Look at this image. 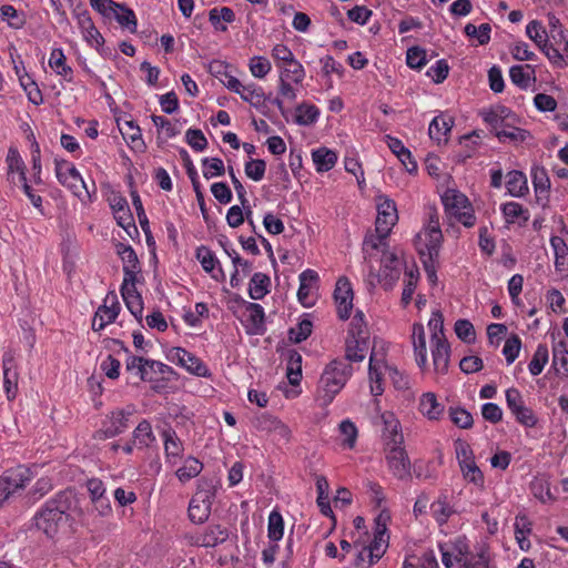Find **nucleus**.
<instances>
[{
    "mask_svg": "<svg viewBox=\"0 0 568 568\" xmlns=\"http://www.w3.org/2000/svg\"><path fill=\"white\" fill-rule=\"evenodd\" d=\"M81 517L75 496L71 491H62L47 500L34 515V525L47 537L54 538L69 532Z\"/></svg>",
    "mask_w": 568,
    "mask_h": 568,
    "instance_id": "1",
    "label": "nucleus"
},
{
    "mask_svg": "<svg viewBox=\"0 0 568 568\" xmlns=\"http://www.w3.org/2000/svg\"><path fill=\"white\" fill-rule=\"evenodd\" d=\"M353 375V367L343 359H333L329 362L317 384L316 402L322 407H327L333 403L337 394L345 387Z\"/></svg>",
    "mask_w": 568,
    "mask_h": 568,
    "instance_id": "2",
    "label": "nucleus"
},
{
    "mask_svg": "<svg viewBox=\"0 0 568 568\" xmlns=\"http://www.w3.org/2000/svg\"><path fill=\"white\" fill-rule=\"evenodd\" d=\"M427 326L430 333L434 372L437 375H446L449 367L450 346L444 333V318L439 311L432 313Z\"/></svg>",
    "mask_w": 568,
    "mask_h": 568,
    "instance_id": "3",
    "label": "nucleus"
},
{
    "mask_svg": "<svg viewBox=\"0 0 568 568\" xmlns=\"http://www.w3.org/2000/svg\"><path fill=\"white\" fill-rule=\"evenodd\" d=\"M440 201L446 216L467 229L476 225L477 217L470 200L459 190L448 187L442 195Z\"/></svg>",
    "mask_w": 568,
    "mask_h": 568,
    "instance_id": "4",
    "label": "nucleus"
},
{
    "mask_svg": "<svg viewBox=\"0 0 568 568\" xmlns=\"http://www.w3.org/2000/svg\"><path fill=\"white\" fill-rule=\"evenodd\" d=\"M125 368L142 382L150 383L155 390L160 389V382L168 381L173 374V368L163 362L134 355L128 356Z\"/></svg>",
    "mask_w": 568,
    "mask_h": 568,
    "instance_id": "5",
    "label": "nucleus"
},
{
    "mask_svg": "<svg viewBox=\"0 0 568 568\" xmlns=\"http://www.w3.org/2000/svg\"><path fill=\"white\" fill-rule=\"evenodd\" d=\"M54 173L59 183L67 187L82 203H91L95 194V186L90 190L81 173L73 163L63 159L54 160Z\"/></svg>",
    "mask_w": 568,
    "mask_h": 568,
    "instance_id": "6",
    "label": "nucleus"
},
{
    "mask_svg": "<svg viewBox=\"0 0 568 568\" xmlns=\"http://www.w3.org/2000/svg\"><path fill=\"white\" fill-rule=\"evenodd\" d=\"M443 242V233L437 214L429 215L427 223L415 235L414 245L420 258L438 257Z\"/></svg>",
    "mask_w": 568,
    "mask_h": 568,
    "instance_id": "7",
    "label": "nucleus"
},
{
    "mask_svg": "<svg viewBox=\"0 0 568 568\" xmlns=\"http://www.w3.org/2000/svg\"><path fill=\"white\" fill-rule=\"evenodd\" d=\"M442 562L446 568L460 565L464 568H475L473 556L469 551V544L465 536H457L454 539L438 542Z\"/></svg>",
    "mask_w": 568,
    "mask_h": 568,
    "instance_id": "8",
    "label": "nucleus"
},
{
    "mask_svg": "<svg viewBox=\"0 0 568 568\" xmlns=\"http://www.w3.org/2000/svg\"><path fill=\"white\" fill-rule=\"evenodd\" d=\"M352 326L345 343V357L348 362L358 363L365 358L368 351L367 336L363 329L365 324L362 312L356 313Z\"/></svg>",
    "mask_w": 568,
    "mask_h": 568,
    "instance_id": "9",
    "label": "nucleus"
},
{
    "mask_svg": "<svg viewBox=\"0 0 568 568\" xmlns=\"http://www.w3.org/2000/svg\"><path fill=\"white\" fill-rule=\"evenodd\" d=\"M72 16L77 21L83 41L91 48L100 51L104 45V38L94 26L90 12L81 0H77L75 3H72Z\"/></svg>",
    "mask_w": 568,
    "mask_h": 568,
    "instance_id": "10",
    "label": "nucleus"
},
{
    "mask_svg": "<svg viewBox=\"0 0 568 568\" xmlns=\"http://www.w3.org/2000/svg\"><path fill=\"white\" fill-rule=\"evenodd\" d=\"M32 478L30 468L22 465L6 470L0 477V507L12 495L24 489Z\"/></svg>",
    "mask_w": 568,
    "mask_h": 568,
    "instance_id": "11",
    "label": "nucleus"
},
{
    "mask_svg": "<svg viewBox=\"0 0 568 568\" xmlns=\"http://www.w3.org/2000/svg\"><path fill=\"white\" fill-rule=\"evenodd\" d=\"M166 358L194 376L206 378L212 376L204 362L183 347H171L166 353Z\"/></svg>",
    "mask_w": 568,
    "mask_h": 568,
    "instance_id": "12",
    "label": "nucleus"
},
{
    "mask_svg": "<svg viewBox=\"0 0 568 568\" xmlns=\"http://www.w3.org/2000/svg\"><path fill=\"white\" fill-rule=\"evenodd\" d=\"M131 412L114 409L102 419L101 427L97 430V439H108L121 435L129 428Z\"/></svg>",
    "mask_w": 568,
    "mask_h": 568,
    "instance_id": "13",
    "label": "nucleus"
},
{
    "mask_svg": "<svg viewBox=\"0 0 568 568\" xmlns=\"http://www.w3.org/2000/svg\"><path fill=\"white\" fill-rule=\"evenodd\" d=\"M376 201V232L389 234L398 221L397 206L394 200L384 194H378Z\"/></svg>",
    "mask_w": 568,
    "mask_h": 568,
    "instance_id": "14",
    "label": "nucleus"
},
{
    "mask_svg": "<svg viewBox=\"0 0 568 568\" xmlns=\"http://www.w3.org/2000/svg\"><path fill=\"white\" fill-rule=\"evenodd\" d=\"M402 265L403 258L396 251L384 252L381 256L379 283L386 288H392L399 278Z\"/></svg>",
    "mask_w": 568,
    "mask_h": 568,
    "instance_id": "15",
    "label": "nucleus"
},
{
    "mask_svg": "<svg viewBox=\"0 0 568 568\" xmlns=\"http://www.w3.org/2000/svg\"><path fill=\"white\" fill-rule=\"evenodd\" d=\"M121 311V305L116 294L109 293L103 300V304L98 307L92 321V328L95 332L104 329L112 324Z\"/></svg>",
    "mask_w": 568,
    "mask_h": 568,
    "instance_id": "16",
    "label": "nucleus"
},
{
    "mask_svg": "<svg viewBox=\"0 0 568 568\" xmlns=\"http://www.w3.org/2000/svg\"><path fill=\"white\" fill-rule=\"evenodd\" d=\"M386 460L396 478L406 479L410 476L412 465L404 445L386 446Z\"/></svg>",
    "mask_w": 568,
    "mask_h": 568,
    "instance_id": "17",
    "label": "nucleus"
},
{
    "mask_svg": "<svg viewBox=\"0 0 568 568\" xmlns=\"http://www.w3.org/2000/svg\"><path fill=\"white\" fill-rule=\"evenodd\" d=\"M353 287L347 277H339L334 290V301L339 320L346 321L351 317L353 310Z\"/></svg>",
    "mask_w": 568,
    "mask_h": 568,
    "instance_id": "18",
    "label": "nucleus"
},
{
    "mask_svg": "<svg viewBox=\"0 0 568 568\" xmlns=\"http://www.w3.org/2000/svg\"><path fill=\"white\" fill-rule=\"evenodd\" d=\"M116 253L123 263V282H139L141 265L134 248L128 243H118Z\"/></svg>",
    "mask_w": 568,
    "mask_h": 568,
    "instance_id": "19",
    "label": "nucleus"
},
{
    "mask_svg": "<svg viewBox=\"0 0 568 568\" xmlns=\"http://www.w3.org/2000/svg\"><path fill=\"white\" fill-rule=\"evenodd\" d=\"M229 538L226 528L220 525H209L202 530H199L189 536V541L197 547H216L223 544Z\"/></svg>",
    "mask_w": 568,
    "mask_h": 568,
    "instance_id": "20",
    "label": "nucleus"
},
{
    "mask_svg": "<svg viewBox=\"0 0 568 568\" xmlns=\"http://www.w3.org/2000/svg\"><path fill=\"white\" fill-rule=\"evenodd\" d=\"M389 519L387 513H381L376 518V526L374 531V537L365 547L368 549L371 554V558H373L376 562L384 556L387 547H388V535L386 523Z\"/></svg>",
    "mask_w": 568,
    "mask_h": 568,
    "instance_id": "21",
    "label": "nucleus"
},
{
    "mask_svg": "<svg viewBox=\"0 0 568 568\" xmlns=\"http://www.w3.org/2000/svg\"><path fill=\"white\" fill-rule=\"evenodd\" d=\"M300 287L297 291L298 302L304 307H311L317 298L318 274L316 271L307 268L298 275Z\"/></svg>",
    "mask_w": 568,
    "mask_h": 568,
    "instance_id": "22",
    "label": "nucleus"
},
{
    "mask_svg": "<svg viewBox=\"0 0 568 568\" xmlns=\"http://www.w3.org/2000/svg\"><path fill=\"white\" fill-rule=\"evenodd\" d=\"M239 320L248 335H263L266 331L265 312L257 303L251 302Z\"/></svg>",
    "mask_w": 568,
    "mask_h": 568,
    "instance_id": "23",
    "label": "nucleus"
},
{
    "mask_svg": "<svg viewBox=\"0 0 568 568\" xmlns=\"http://www.w3.org/2000/svg\"><path fill=\"white\" fill-rule=\"evenodd\" d=\"M389 365L382 357H377L376 354L369 356L368 364V378L371 394L375 397L381 396L384 393V377L388 376Z\"/></svg>",
    "mask_w": 568,
    "mask_h": 568,
    "instance_id": "24",
    "label": "nucleus"
},
{
    "mask_svg": "<svg viewBox=\"0 0 568 568\" xmlns=\"http://www.w3.org/2000/svg\"><path fill=\"white\" fill-rule=\"evenodd\" d=\"M212 499L213 496L209 490H200L191 498L187 509L191 521L202 524L209 518Z\"/></svg>",
    "mask_w": 568,
    "mask_h": 568,
    "instance_id": "25",
    "label": "nucleus"
},
{
    "mask_svg": "<svg viewBox=\"0 0 568 568\" xmlns=\"http://www.w3.org/2000/svg\"><path fill=\"white\" fill-rule=\"evenodd\" d=\"M161 437L163 440L165 464L170 467H174L183 457L184 445L176 432L172 428L162 430Z\"/></svg>",
    "mask_w": 568,
    "mask_h": 568,
    "instance_id": "26",
    "label": "nucleus"
},
{
    "mask_svg": "<svg viewBox=\"0 0 568 568\" xmlns=\"http://www.w3.org/2000/svg\"><path fill=\"white\" fill-rule=\"evenodd\" d=\"M195 257L204 272L217 282L225 280V273L215 253L207 246L201 245L195 251Z\"/></svg>",
    "mask_w": 568,
    "mask_h": 568,
    "instance_id": "27",
    "label": "nucleus"
},
{
    "mask_svg": "<svg viewBox=\"0 0 568 568\" xmlns=\"http://www.w3.org/2000/svg\"><path fill=\"white\" fill-rule=\"evenodd\" d=\"M418 412L427 420L437 422L444 416L445 405L434 392H425L418 398Z\"/></svg>",
    "mask_w": 568,
    "mask_h": 568,
    "instance_id": "28",
    "label": "nucleus"
},
{
    "mask_svg": "<svg viewBox=\"0 0 568 568\" xmlns=\"http://www.w3.org/2000/svg\"><path fill=\"white\" fill-rule=\"evenodd\" d=\"M389 234H384L383 232L369 233L365 236L363 241L362 251L364 254V260L371 262L373 258H376L379 254L383 255L384 252H387V237Z\"/></svg>",
    "mask_w": 568,
    "mask_h": 568,
    "instance_id": "29",
    "label": "nucleus"
},
{
    "mask_svg": "<svg viewBox=\"0 0 568 568\" xmlns=\"http://www.w3.org/2000/svg\"><path fill=\"white\" fill-rule=\"evenodd\" d=\"M256 428L273 434L278 439L288 442L292 436L291 428L275 416L264 414L256 419Z\"/></svg>",
    "mask_w": 568,
    "mask_h": 568,
    "instance_id": "30",
    "label": "nucleus"
},
{
    "mask_svg": "<svg viewBox=\"0 0 568 568\" xmlns=\"http://www.w3.org/2000/svg\"><path fill=\"white\" fill-rule=\"evenodd\" d=\"M6 164L9 183L16 185L27 179L24 161L16 148H9Z\"/></svg>",
    "mask_w": 568,
    "mask_h": 568,
    "instance_id": "31",
    "label": "nucleus"
},
{
    "mask_svg": "<svg viewBox=\"0 0 568 568\" xmlns=\"http://www.w3.org/2000/svg\"><path fill=\"white\" fill-rule=\"evenodd\" d=\"M136 283L138 282H122L120 291L126 308L136 320L140 321L143 315L144 306L142 296L136 291Z\"/></svg>",
    "mask_w": 568,
    "mask_h": 568,
    "instance_id": "32",
    "label": "nucleus"
},
{
    "mask_svg": "<svg viewBox=\"0 0 568 568\" xmlns=\"http://www.w3.org/2000/svg\"><path fill=\"white\" fill-rule=\"evenodd\" d=\"M549 242L554 253L556 272L562 278H568V245L566 241L561 236L552 235Z\"/></svg>",
    "mask_w": 568,
    "mask_h": 568,
    "instance_id": "33",
    "label": "nucleus"
},
{
    "mask_svg": "<svg viewBox=\"0 0 568 568\" xmlns=\"http://www.w3.org/2000/svg\"><path fill=\"white\" fill-rule=\"evenodd\" d=\"M500 212L507 225L524 226L530 217L529 210L523 204L509 201L500 205Z\"/></svg>",
    "mask_w": 568,
    "mask_h": 568,
    "instance_id": "34",
    "label": "nucleus"
},
{
    "mask_svg": "<svg viewBox=\"0 0 568 568\" xmlns=\"http://www.w3.org/2000/svg\"><path fill=\"white\" fill-rule=\"evenodd\" d=\"M118 126L124 141L131 150L143 151L145 149L141 129L135 121H118Z\"/></svg>",
    "mask_w": 568,
    "mask_h": 568,
    "instance_id": "35",
    "label": "nucleus"
},
{
    "mask_svg": "<svg viewBox=\"0 0 568 568\" xmlns=\"http://www.w3.org/2000/svg\"><path fill=\"white\" fill-rule=\"evenodd\" d=\"M412 343L417 366L425 369L428 364L425 328L423 324L415 323L412 328Z\"/></svg>",
    "mask_w": 568,
    "mask_h": 568,
    "instance_id": "36",
    "label": "nucleus"
},
{
    "mask_svg": "<svg viewBox=\"0 0 568 568\" xmlns=\"http://www.w3.org/2000/svg\"><path fill=\"white\" fill-rule=\"evenodd\" d=\"M429 510L432 517L439 526L448 523L449 518L456 513L454 506L450 504L447 491H442L438 497L430 504Z\"/></svg>",
    "mask_w": 568,
    "mask_h": 568,
    "instance_id": "37",
    "label": "nucleus"
},
{
    "mask_svg": "<svg viewBox=\"0 0 568 568\" xmlns=\"http://www.w3.org/2000/svg\"><path fill=\"white\" fill-rule=\"evenodd\" d=\"M386 437V446L404 445V436L399 419L392 412H384L381 415Z\"/></svg>",
    "mask_w": 568,
    "mask_h": 568,
    "instance_id": "38",
    "label": "nucleus"
},
{
    "mask_svg": "<svg viewBox=\"0 0 568 568\" xmlns=\"http://www.w3.org/2000/svg\"><path fill=\"white\" fill-rule=\"evenodd\" d=\"M236 94L256 110L263 109L267 100L264 89L254 82L242 83Z\"/></svg>",
    "mask_w": 568,
    "mask_h": 568,
    "instance_id": "39",
    "label": "nucleus"
},
{
    "mask_svg": "<svg viewBox=\"0 0 568 568\" xmlns=\"http://www.w3.org/2000/svg\"><path fill=\"white\" fill-rule=\"evenodd\" d=\"M302 84L283 80L277 81V95L272 103L282 114L285 113V102H294L297 99Z\"/></svg>",
    "mask_w": 568,
    "mask_h": 568,
    "instance_id": "40",
    "label": "nucleus"
},
{
    "mask_svg": "<svg viewBox=\"0 0 568 568\" xmlns=\"http://www.w3.org/2000/svg\"><path fill=\"white\" fill-rule=\"evenodd\" d=\"M311 156L317 173H326L331 171L338 161L337 152L326 146H320L312 150Z\"/></svg>",
    "mask_w": 568,
    "mask_h": 568,
    "instance_id": "41",
    "label": "nucleus"
},
{
    "mask_svg": "<svg viewBox=\"0 0 568 568\" xmlns=\"http://www.w3.org/2000/svg\"><path fill=\"white\" fill-rule=\"evenodd\" d=\"M453 125L454 119L450 115L442 113L435 116L428 126L429 138L438 144L446 142Z\"/></svg>",
    "mask_w": 568,
    "mask_h": 568,
    "instance_id": "42",
    "label": "nucleus"
},
{
    "mask_svg": "<svg viewBox=\"0 0 568 568\" xmlns=\"http://www.w3.org/2000/svg\"><path fill=\"white\" fill-rule=\"evenodd\" d=\"M48 64L65 82H73V69L67 63V57L62 48L51 50Z\"/></svg>",
    "mask_w": 568,
    "mask_h": 568,
    "instance_id": "43",
    "label": "nucleus"
},
{
    "mask_svg": "<svg viewBox=\"0 0 568 568\" xmlns=\"http://www.w3.org/2000/svg\"><path fill=\"white\" fill-rule=\"evenodd\" d=\"M483 120L496 133L506 121L515 120L511 110L504 105H496L481 112Z\"/></svg>",
    "mask_w": 568,
    "mask_h": 568,
    "instance_id": "44",
    "label": "nucleus"
},
{
    "mask_svg": "<svg viewBox=\"0 0 568 568\" xmlns=\"http://www.w3.org/2000/svg\"><path fill=\"white\" fill-rule=\"evenodd\" d=\"M338 445L344 450H353L358 438V428L349 418L343 419L337 426Z\"/></svg>",
    "mask_w": 568,
    "mask_h": 568,
    "instance_id": "45",
    "label": "nucleus"
},
{
    "mask_svg": "<svg viewBox=\"0 0 568 568\" xmlns=\"http://www.w3.org/2000/svg\"><path fill=\"white\" fill-rule=\"evenodd\" d=\"M321 110L310 102L303 101L294 109V123L300 126H312L318 122Z\"/></svg>",
    "mask_w": 568,
    "mask_h": 568,
    "instance_id": "46",
    "label": "nucleus"
},
{
    "mask_svg": "<svg viewBox=\"0 0 568 568\" xmlns=\"http://www.w3.org/2000/svg\"><path fill=\"white\" fill-rule=\"evenodd\" d=\"M509 78L514 85L526 90L536 81V71L530 64H516L509 69Z\"/></svg>",
    "mask_w": 568,
    "mask_h": 568,
    "instance_id": "47",
    "label": "nucleus"
},
{
    "mask_svg": "<svg viewBox=\"0 0 568 568\" xmlns=\"http://www.w3.org/2000/svg\"><path fill=\"white\" fill-rule=\"evenodd\" d=\"M388 377L394 388L402 394L404 400L412 403L415 399V394L410 389V378L406 373L400 372L397 367L389 365Z\"/></svg>",
    "mask_w": 568,
    "mask_h": 568,
    "instance_id": "48",
    "label": "nucleus"
},
{
    "mask_svg": "<svg viewBox=\"0 0 568 568\" xmlns=\"http://www.w3.org/2000/svg\"><path fill=\"white\" fill-rule=\"evenodd\" d=\"M514 528H515V538L518 544V547L523 551H528L531 546L529 536L532 530V524L529 520L528 516L525 514L517 515L515 517Z\"/></svg>",
    "mask_w": 568,
    "mask_h": 568,
    "instance_id": "49",
    "label": "nucleus"
},
{
    "mask_svg": "<svg viewBox=\"0 0 568 568\" xmlns=\"http://www.w3.org/2000/svg\"><path fill=\"white\" fill-rule=\"evenodd\" d=\"M531 183L538 200L548 199L550 190V179L547 170L541 165H532L530 170Z\"/></svg>",
    "mask_w": 568,
    "mask_h": 568,
    "instance_id": "50",
    "label": "nucleus"
},
{
    "mask_svg": "<svg viewBox=\"0 0 568 568\" xmlns=\"http://www.w3.org/2000/svg\"><path fill=\"white\" fill-rule=\"evenodd\" d=\"M506 189L513 197H524L529 193L527 176L521 171H510L506 175Z\"/></svg>",
    "mask_w": 568,
    "mask_h": 568,
    "instance_id": "51",
    "label": "nucleus"
},
{
    "mask_svg": "<svg viewBox=\"0 0 568 568\" xmlns=\"http://www.w3.org/2000/svg\"><path fill=\"white\" fill-rule=\"evenodd\" d=\"M276 69L278 71V80L303 83L306 77L305 68L298 60L283 65L276 64Z\"/></svg>",
    "mask_w": 568,
    "mask_h": 568,
    "instance_id": "52",
    "label": "nucleus"
},
{
    "mask_svg": "<svg viewBox=\"0 0 568 568\" xmlns=\"http://www.w3.org/2000/svg\"><path fill=\"white\" fill-rule=\"evenodd\" d=\"M203 467V463L200 459L190 455L183 459V465L175 470V476L184 484L197 477Z\"/></svg>",
    "mask_w": 568,
    "mask_h": 568,
    "instance_id": "53",
    "label": "nucleus"
},
{
    "mask_svg": "<svg viewBox=\"0 0 568 568\" xmlns=\"http://www.w3.org/2000/svg\"><path fill=\"white\" fill-rule=\"evenodd\" d=\"M271 278L268 275L257 272L251 277L248 295L252 300H262L270 293Z\"/></svg>",
    "mask_w": 568,
    "mask_h": 568,
    "instance_id": "54",
    "label": "nucleus"
},
{
    "mask_svg": "<svg viewBox=\"0 0 568 568\" xmlns=\"http://www.w3.org/2000/svg\"><path fill=\"white\" fill-rule=\"evenodd\" d=\"M286 376L291 385H300L302 381V355L291 349L286 354Z\"/></svg>",
    "mask_w": 568,
    "mask_h": 568,
    "instance_id": "55",
    "label": "nucleus"
},
{
    "mask_svg": "<svg viewBox=\"0 0 568 568\" xmlns=\"http://www.w3.org/2000/svg\"><path fill=\"white\" fill-rule=\"evenodd\" d=\"M112 18L120 24L121 28L131 33H135L138 29V20L134 11L125 4L118 3V8L113 10Z\"/></svg>",
    "mask_w": 568,
    "mask_h": 568,
    "instance_id": "56",
    "label": "nucleus"
},
{
    "mask_svg": "<svg viewBox=\"0 0 568 568\" xmlns=\"http://www.w3.org/2000/svg\"><path fill=\"white\" fill-rule=\"evenodd\" d=\"M552 366L557 374L568 377V347L565 341L552 345Z\"/></svg>",
    "mask_w": 568,
    "mask_h": 568,
    "instance_id": "57",
    "label": "nucleus"
},
{
    "mask_svg": "<svg viewBox=\"0 0 568 568\" xmlns=\"http://www.w3.org/2000/svg\"><path fill=\"white\" fill-rule=\"evenodd\" d=\"M235 20L234 11L229 7L222 8H213L209 12V21L213 26V28L217 31L224 32L227 30V27L223 24L232 23Z\"/></svg>",
    "mask_w": 568,
    "mask_h": 568,
    "instance_id": "58",
    "label": "nucleus"
},
{
    "mask_svg": "<svg viewBox=\"0 0 568 568\" xmlns=\"http://www.w3.org/2000/svg\"><path fill=\"white\" fill-rule=\"evenodd\" d=\"M133 442L139 448H148L155 442V435L149 420H141L134 428Z\"/></svg>",
    "mask_w": 568,
    "mask_h": 568,
    "instance_id": "59",
    "label": "nucleus"
},
{
    "mask_svg": "<svg viewBox=\"0 0 568 568\" xmlns=\"http://www.w3.org/2000/svg\"><path fill=\"white\" fill-rule=\"evenodd\" d=\"M12 357L9 354L3 356V388L9 400L17 395V373L12 371Z\"/></svg>",
    "mask_w": 568,
    "mask_h": 568,
    "instance_id": "60",
    "label": "nucleus"
},
{
    "mask_svg": "<svg viewBox=\"0 0 568 568\" xmlns=\"http://www.w3.org/2000/svg\"><path fill=\"white\" fill-rule=\"evenodd\" d=\"M403 568H438V562L434 551H425L420 556H407L403 562Z\"/></svg>",
    "mask_w": 568,
    "mask_h": 568,
    "instance_id": "61",
    "label": "nucleus"
},
{
    "mask_svg": "<svg viewBox=\"0 0 568 568\" xmlns=\"http://www.w3.org/2000/svg\"><path fill=\"white\" fill-rule=\"evenodd\" d=\"M526 36L536 44L538 49L549 43V34L542 23L538 20H531L526 26Z\"/></svg>",
    "mask_w": 568,
    "mask_h": 568,
    "instance_id": "62",
    "label": "nucleus"
},
{
    "mask_svg": "<svg viewBox=\"0 0 568 568\" xmlns=\"http://www.w3.org/2000/svg\"><path fill=\"white\" fill-rule=\"evenodd\" d=\"M284 535V519L280 511L273 509L267 519V537L271 542H278Z\"/></svg>",
    "mask_w": 568,
    "mask_h": 568,
    "instance_id": "63",
    "label": "nucleus"
},
{
    "mask_svg": "<svg viewBox=\"0 0 568 568\" xmlns=\"http://www.w3.org/2000/svg\"><path fill=\"white\" fill-rule=\"evenodd\" d=\"M549 361V351L546 344H539L528 364V371L532 376H538Z\"/></svg>",
    "mask_w": 568,
    "mask_h": 568,
    "instance_id": "64",
    "label": "nucleus"
}]
</instances>
